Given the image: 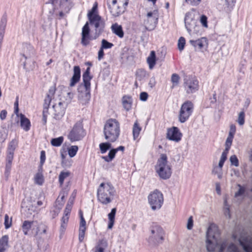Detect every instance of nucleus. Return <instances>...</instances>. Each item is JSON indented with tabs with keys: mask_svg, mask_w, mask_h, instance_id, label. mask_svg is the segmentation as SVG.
<instances>
[{
	"mask_svg": "<svg viewBox=\"0 0 252 252\" xmlns=\"http://www.w3.org/2000/svg\"><path fill=\"white\" fill-rule=\"evenodd\" d=\"M34 228L32 229V233L35 237L38 238L40 235L45 234L47 233L48 226L42 222H38L35 221Z\"/></svg>",
	"mask_w": 252,
	"mask_h": 252,
	"instance_id": "nucleus-20",
	"label": "nucleus"
},
{
	"mask_svg": "<svg viewBox=\"0 0 252 252\" xmlns=\"http://www.w3.org/2000/svg\"><path fill=\"white\" fill-rule=\"evenodd\" d=\"M193 225V218L192 216L189 217V218L188 219L187 225V228L188 230H191Z\"/></svg>",
	"mask_w": 252,
	"mask_h": 252,
	"instance_id": "nucleus-56",
	"label": "nucleus"
},
{
	"mask_svg": "<svg viewBox=\"0 0 252 252\" xmlns=\"http://www.w3.org/2000/svg\"><path fill=\"white\" fill-rule=\"evenodd\" d=\"M71 209V205L67 204L64 211L63 216V217H66L69 218Z\"/></svg>",
	"mask_w": 252,
	"mask_h": 252,
	"instance_id": "nucleus-51",
	"label": "nucleus"
},
{
	"mask_svg": "<svg viewBox=\"0 0 252 252\" xmlns=\"http://www.w3.org/2000/svg\"><path fill=\"white\" fill-rule=\"evenodd\" d=\"M185 23L186 28L190 34L199 32V26L196 25V21L193 18L186 16L185 18Z\"/></svg>",
	"mask_w": 252,
	"mask_h": 252,
	"instance_id": "nucleus-18",
	"label": "nucleus"
},
{
	"mask_svg": "<svg viewBox=\"0 0 252 252\" xmlns=\"http://www.w3.org/2000/svg\"><path fill=\"white\" fill-rule=\"evenodd\" d=\"M113 45V43L109 42L106 40L103 39L101 41V46L100 48L103 49H110Z\"/></svg>",
	"mask_w": 252,
	"mask_h": 252,
	"instance_id": "nucleus-45",
	"label": "nucleus"
},
{
	"mask_svg": "<svg viewBox=\"0 0 252 252\" xmlns=\"http://www.w3.org/2000/svg\"><path fill=\"white\" fill-rule=\"evenodd\" d=\"M184 87L187 94H192L199 89L198 81L194 77L187 76L184 79Z\"/></svg>",
	"mask_w": 252,
	"mask_h": 252,
	"instance_id": "nucleus-14",
	"label": "nucleus"
},
{
	"mask_svg": "<svg viewBox=\"0 0 252 252\" xmlns=\"http://www.w3.org/2000/svg\"><path fill=\"white\" fill-rule=\"evenodd\" d=\"M185 43V39L183 37H180L178 40V47L180 51H182L184 49Z\"/></svg>",
	"mask_w": 252,
	"mask_h": 252,
	"instance_id": "nucleus-49",
	"label": "nucleus"
},
{
	"mask_svg": "<svg viewBox=\"0 0 252 252\" xmlns=\"http://www.w3.org/2000/svg\"><path fill=\"white\" fill-rule=\"evenodd\" d=\"M40 158V164H41V165L42 166L44 164V163L45 161V159H46L45 152L44 151H41Z\"/></svg>",
	"mask_w": 252,
	"mask_h": 252,
	"instance_id": "nucleus-60",
	"label": "nucleus"
},
{
	"mask_svg": "<svg viewBox=\"0 0 252 252\" xmlns=\"http://www.w3.org/2000/svg\"><path fill=\"white\" fill-rule=\"evenodd\" d=\"M81 76V71L79 66H74L73 67V75L71 78L69 86L70 87H73L75 85L78 83Z\"/></svg>",
	"mask_w": 252,
	"mask_h": 252,
	"instance_id": "nucleus-28",
	"label": "nucleus"
},
{
	"mask_svg": "<svg viewBox=\"0 0 252 252\" xmlns=\"http://www.w3.org/2000/svg\"><path fill=\"white\" fill-rule=\"evenodd\" d=\"M108 6L110 12L114 17H118L124 11L125 7L128 4V0H108Z\"/></svg>",
	"mask_w": 252,
	"mask_h": 252,
	"instance_id": "nucleus-10",
	"label": "nucleus"
},
{
	"mask_svg": "<svg viewBox=\"0 0 252 252\" xmlns=\"http://www.w3.org/2000/svg\"><path fill=\"white\" fill-rule=\"evenodd\" d=\"M17 146V142L15 140H12L8 144L6 158V165L5 174L7 176L9 175L11 168L12 163L14 158V153L16 147Z\"/></svg>",
	"mask_w": 252,
	"mask_h": 252,
	"instance_id": "nucleus-13",
	"label": "nucleus"
},
{
	"mask_svg": "<svg viewBox=\"0 0 252 252\" xmlns=\"http://www.w3.org/2000/svg\"><path fill=\"white\" fill-rule=\"evenodd\" d=\"M240 244L243 246L244 250L246 252H252V246L251 245H245L241 241Z\"/></svg>",
	"mask_w": 252,
	"mask_h": 252,
	"instance_id": "nucleus-58",
	"label": "nucleus"
},
{
	"mask_svg": "<svg viewBox=\"0 0 252 252\" xmlns=\"http://www.w3.org/2000/svg\"><path fill=\"white\" fill-rule=\"evenodd\" d=\"M238 187H239V190L235 193L234 196L235 197L242 195L245 191V188L244 187L239 184L238 185Z\"/></svg>",
	"mask_w": 252,
	"mask_h": 252,
	"instance_id": "nucleus-52",
	"label": "nucleus"
},
{
	"mask_svg": "<svg viewBox=\"0 0 252 252\" xmlns=\"http://www.w3.org/2000/svg\"><path fill=\"white\" fill-rule=\"evenodd\" d=\"M200 21L204 27H208L207 17L205 15H201V16L200 17Z\"/></svg>",
	"mask_w": 252,
	"mask_h": 252,
	"instance_id": "nucleus-55",
	"label": "nucleus"
},
{
	"mask_svg": "<svg viewBox=\"0 0 252 252\" xmlns=\"http://www.w3.org/2000/svg\"><path fill=\"white\" fill-rule=\"evenodd\" d=\"M124 150L125 147L123 146H120L115 149H112L109 151L108 156H103L102 158L106 162H109L114 158L117 152L119 151L124 152Z\"/></svg>",
	"mask_w": 252,
	"mask_h": 252,
	"instance_id": "nucleus-27",
	"label": "nucleus"
},
{
	"mask_svg": "<svg viewBox=\"0 0 252 252\" xmlns=\"http://www.w3.org/2000/svg\"><path fill=\"white\" fill-rule=\"evenodd\" d=\"M71 0H60V7L68 12L71 6Z\"/></svg>",
	"mask_w": 252,
	"mask_h": 252,
	"instance_id": "nucleus-43",
	"label": "nucleus"
},
{
	"mask_svg": "<svg viewBox=\"0 0 252 252\" xmlns=\"http://www.w3.org/2000/svg\"><path fill=\"white\" fill-rule=\"evenodd\" d=\"M158 12L157 10L147 13V18L145 20L144 24L148 30H152L156 27L158 21Z\"/></svg>",
	"mask_w": 252,
	"mask_h": 252,
	"instance_id": "nucleus-17",
	"label": "nucleus"
},
{
	"mask_svg": "<svg viewBox=\"0 0 252 252\" xmlns=\"http://www.w3.org/2000/svg\"><path fill=\"white\" fill-rule=\"evenodd\" d=\"M201 1L202 0H185V1L188 4L194 6L198 5Z\"/></svg>",
	"mask_w": 252,
	"mask_h": 252,
	"instance_id": "nucleus-53",
	"label": "nucleus"
},
{
	"mask_svg": "<svg viewBox=\"0 0 252 252\" xmlns=\"http://www.w3.org/2000/svg\"><path fill=\"white\" fill-rule=\"evenodd\" d=\"M69 218L66 217H63L61 219V224L60 227V231L61 233L63 234L67 225V223L68 222Z\"/></svg>",
	"mask_w": 252,
	"mask_h": 252,
	"instance_id": "nucleus-42",
	"label": "nucleus"
},
{
	"mask_svg": "<svg viewBox=\"0 0 252 252\" xmlns=\"http://www.w3.org/2000/svg\"><path fill=\"white\" fill-rule=\"evenodd\" d=\"M111 143L107 141V142L101 143L99 144V147L101 154L105 153L111 148Z\"/></svg>",
	"mask_w": 252,
	"mask_h": 252,
	"instance_id": "nucleus-44",
	"label": "nucleus"
},
{
	"mask_svg": "<svg viewBox=\"0 0 252 252\" xmlns=\"http://www.w3.org/2000/svg\"><path fill=\"white\" fill-rule=\"evenodd\" d=\"M227 251L228 252H239L236 246L233 244H231L229 246L227 249Z\"/></svg>",
	"mask_w": 252,
	"mask_h": 252,
	"instance_id": "nucleus-57",
	"label": "nucleus"
},
{
	"mask_svg": "<svg viewBox=\"0 0 252 252\" xmlns=\"http://www.w3.org/2000/svg\"><path fill=\"white\" fill-rule=\"evenodd\" d=\"M189 43L195 49L200 51L206 50L208 46V40L205 37H201L196 40H190Z\"/></svg>",
	"mask_w": 252,
	"mask_h": 252,
	"instance_id": "nucleus-21",
	"label": "nucleus"
},
{
	"mask_svg": "<svg viewBox=\"0 0 252 252\" xmlns=\"http://www.w3.org/2000/svg\"><path fill=\"white\" fill-rule=\"evenodd\" d=\"M54 95L55 94L52 98L51 103H52V109L55 116L59 119L64 115L68 104L71 101L73 94L67 92L66 96H59L58 97H55Z\"/></svg>",
	"mask_w": 252,
	"mask_h": 252,
	"instance_id": "nucleus-3",
	"label": "nucleus"
},
{
	"mask_svg": "<svg viewBox=\"0 0 252 252\" xmlns=\"http://www.w3.org/2000/svg\"><path fill=\"white\" fill-rule=\"evenodd\" d=\"M182 137V134L178 127L173 126L168 129L166 138L169 140L178 142L181 140Z\"/></svg>",
	"mask_w": 252,
	"mask_h": 252,
	"instance_id": "nucleus-19",
	"label": "nucleus"
},
{
	"mask_svg": "<svg viewBox=\"0 0 252 252\" xmlns=\"http://www.w3.org/2000/svg\"><path fill=\"white\" fill-rule=\"evenodd\" d=\"M103 56H104L103 49H102L101 48H100L98 52V60L99 61H100L103 58Z\"/></svg>",
	"mask_w": 252,
	"mask_h": 252,
	"instance_id": "nucleus-64",
	"label": "nucleus"
},
{
	"mask_svg": "<svg viewBox=\"0 0 252 252\" xmlns=\"http://www.w3.org/2000/svg\"><path fill=\"white\" fill-rule=\"evenodd\" d=\"M8 248V236L4 235L0 239V252H4Z\"/></svg>",
	"mask_w": 252,
	"mask_h": 252,
	"instance_id": "nucleus-37",
	"label": "nucleus"
},
{
	"mask_svg": "<svg viewBox=\"0 0 252 252\" xmlns=\"http://www.w3.org/2000/svg\"><path fill=\"white\" fill-rule=\"evenodd\" d=\"M141 130L142 127L140 126L137 121H135L132 127V135L134 140H136L138 138Z\"/></svg>",
	"mask_w": 252,
	"mask_h": 252,
	"instance_id": "nucleus-38",
	"label": "nucleus"
},
{
	"mask_svg": "<svg viewBox=\"0 0 252 252\" xmlns=\"http://www.w3.org/2000/svg\"><path fill=\"white\" fill-rule=\"evenodd\" d=\"M224 214L226 217H227L228 218H230V213L229 208V206L227 203V201L225 199L224 201Z\"/></svg>",
	"mask_w": 252,
	"mask_h": 252,
	"instance_id": "nucleus-54",
	"label": "nucleus"
},
{
	"mask_svg": "<svg viewBox=\"0 0 252 252\" xmlns=\"http://www.w3.org/2000/svg\"><path fill=\"white\" fill-rule=\"evenodd\" d=\"M225 1L228 6L233 7L235 4L236 0H225Z\"/></svg>",
	"mask_w": 252,
	"mask_h": 252,
	"instance_id": "nucleus-63",
	"label": "nucleus"
},
{
	"mask_svg": "<svg viewBox=\"0 0 252 252\" xmlns=\"http://www.w3.org/2000/svg\"><path fill=\"white\" fill-rule=\"evenodd\" d=\"M194 106L190 101H186L181 106L178 119L181 123L186 122L192 115L193 111Z\"/></svg>",
	"mask_w": 252,
	"mask_h": 252,
	"instance_id": "nucleus-12",
	"label": "nucleus"
},
{
	"mask_svg": "<svg viewBox=\"0 0 252 252\" xmlns=\"http://www.w3.org/2000/svg\"><path fill=\"white\" fill-rule=\"evenodd\" d=\"M108 247V243L106 239H99L94 248V252H105Z\"/></svg>",
	"mask_w": 252,
	"mask_h": 252,
	"instance_id": "nucleus-26",
	"label": "nucleus"
},
{
	"mask_svg": "<svg viewBox=\"0 0 252 252\" xmlns=\"http://www.w3.org/2000/svg\"><path fill=\"white\" fill-rule=\"evenodd\" d=\"M90 30L88 22H87L83 26L82 31L81 43L84 46L89 44L90 41L92 39L90 35Z\"/></svg>",
	"mask_w": 252,
	"mask_h": 252,
	"instance_id": "nucleus-22",
	"label": "nucleus"
},
{
	"mask_svg": "<svg viewBox=\"0 0 252 252\" xmlns=\"http://www.w3.org/2000/svg\"><path fill=\"white\" fill-rule=\"evenodd\" d=\"M228 154V152L223 151L221 153L218 165L215 164L213 166L212 174L216 175L219 179L222 178V167L227 159Z\"/></svg>",
	"mask_w": 252,
	"mask_h": 252,
	"instance_id": "nucleus-16",
	"label": "nucleus"
},
{
	"mask_svg": "<svg viewBox=\"0 0 252 252\" xmlns=\"http://www.w3.org/2000/svg\"><path fill=\"white\" fill-rule=\"evenodd\" d=\"M7 19L5 17H3L0 22V44H2L4 34L5 32V29L6 26Z\"/></svg>",
	"mask_w": 252,
	"mask_h": 252,
	"instance_id": "nucleus-34",
	"label": "nucleus"
},
{
	"mask_svg": "<svg viewBox=\"0 0 252 252\" xmlns=\"http://www.w3.org/2000/svg\"><path fill=\"white\" fill-rule=\"evenodd\" d=\"M60 156L62 166L63 168H70L72 166V160L67 158L66 151L64 149L61 150Z\"/></svg>",
	"mask_w": 252,
	"mask_h": 252,
	"instance_id": "nucleus-25",
	"label": "nucleus"
},
{
	"mask_svg": "<svg viewBox=\"0 0 252 252\" xmlns=\"http://www.w3.org/2000/svg\"><path fill=\"white\" fill-rule=\"evenodd\" d=\"M236 132V126L234 125H231L230 126V130L228 137L226 138L225 143V149L224 151L229 152L234 138V135Z\"/></svg>",
	"mask_w": 252,
	"mask_h": 252,
	"instance_id": "nucleus-24",
	"label": "nucleus"
},
{
	"mask_svg": "<svg viewBox=\"0 0 252 252\" xmlns=\"http://www.w3.org/2000/svg\"><path fill=\"white\" fill-rule=\"evenodd\" d=\"M229 160L231 165L238 167L239 165V160L236 155H233L230 157Z\"/></svg>",
	"mask_w": 252,
	"mask_h": 252,
	"instance_id": "nucleus-47",
	"label": "nucleus"
},
{
	"mask_svg": "<svg viewBox=\"0 0 252 252\" xmlns=\"http://www.w3.org/2000/svg\"><path fill=\"white\" fill-rule=\"evenodd\" d=\"M206 246L208 252H213L216 248L218 247L219 252H223L226 246V242H220L219 231L216 225L211 224L209 226L206 232Z\"/></svg>",
	"mask_w": 252,
	"mask_h": 252,
	"instance_id": "nucleus-1",
	"label": "nucleus"
},
{
	"mask_svg": "<svg viewBox=\"0 0 252 252\" xmlns=\"http://www.w3.org/2000/svg\"><path fill=\"white\" fill-rule=\"evenodd\" d=\"M155 169L160 179L166 180L171 177L172 173V167L168 161L166 154L160 155L155 166Z\"/></svg>",
	"mask_w": 252,
	"mask_h": 252,
	"instance_id": "nucleus-5",
	"label": "nucleus"
},
{
	"mask_svg": "<svg viewBox=\"0 0 252 252\" xmlns=\"http://www.w3.org/2000/svg\"><path fill=\"white\" fill-rule=\"evenodd\" d=\"M19 116L20 118V126L21 127L26 131H29L31 126L30 120L22 113L20 114Z\"/></svg>",
	"mask_w": 252,
	"mask_h": 252,
	"instance_id": "nucleus-30",
	"label": "nucleus"
},
{
	"mask_svg": "<svg viewBox=\"0 0 252 252\" xmlns=\"http://www.w3.org/2000/svg\"><path fill=\"white\" fill-rule=\"evenodd\" d=\"M180 77L176 73H174L171 76V81L173 84V87L177 86L179 83Z\"/></svg>",
	"mask_w": 252,
	"mask_h": 252,
	"instance_id": "nucleus-46",
	"label": "nucleus"
},
{
	"mask_svg": "<svg viewBox=\"0 0 252 252\" xmlns=\"http://www.w3.org/2000/svg\"><path fill=\"white\" fill-rule=\"evenodd\" d=\"M245 113L244 111H241L239 114L238 118V123L240 126H243L245 123Z\"/></svg>",
	"mask_w": 252,
	"mask_h": 252,
	"instance_id": "nucleus-50",
	"label": "nucleus"
},
{
	"mask_svg": "<svg viewBox=\"0 0 252 252\" xmlns=\"http://www.w3.org/2000/svg\"><path fill=\"white\" fill-rule=\"evenodd\" d=\"M164 235V231L160 226L153 225L151 227L148 241L152 245L160 244L163 241Z\"/></svg>",
	"mask_w": 252,
	"mask_h": 252,
	"instance_id": "nucleus-8",
	"label": "nucleus"
},
{
	"mask_svg": "<svg viewBox=\"0 0 252 252\" xmlns=\"http://www.w3.org/2000/svg\"><path fill=\"white\" fill-rule=\"evenodd\" d=\"M111 30L112 32L117 35L120 38L124 37V32L123 31L122 27L118 25L117 23L113 24L111 26Z\"/></svg>",
	"mask_w": 252,
	"mask_h": 252,
	"instance_id": "nucleus-32",
	"label": "nucleus"
},
{
	"mask_svg": "<svg viewBox=\"0 0 252 252\" xmlns=\"http://www.w3.org/2000/svg\"><path fill=\"white\" fill-rule=\"evenodd\" d=\"M122 102L124 109L128 111L130 110L132 107V99L131 96L129 95H125L122 97Z\"/></svg>",
	"mask_w": 252,
	"mask_h": 252,
	"instance_id": "nucleus-31",
	"label": "nucleus"
},
{
	"mask_svg": "<svg viewBox=\"0 0 252 252\" xmlns=\"http://www.w3.org/2000/svg\"><path fill=\"white\" fill-rule=\"evenodd\" d=\"M85 131L83 125L80 122L76 123L67 134L68 139L71 142L82 140L85 136Z\"/></svg>",
	"mask_w": 252,
	"mask_h": 252,
	"instance_id": "nucleus-9",
	"label": "nucleus"
},
{
	"mask_svg": "<svg viewBox=\"0 0 252 252\" xmlns=\"http://www.w3.org/2000/svg\"><path fill=\"white\" fill-rule=\"evenodd\" d=\"M34 182L35 184L39 186H42L43 184L44 178L41 170H39L38 172L35 175Z\"/></svg>",
	"mask_w": 252,
	"mask_h": 252,
	"instance_id": "nucleus-39",
	"label": "nucleus"
},
{
	"mask_svg": "<svg viewBox=\"0 0 252 252\" xmlns=\"http://www.w3.org/2000/svg\"><path fill=\"white\" fill-rule=\"evenodd\" d=\"M71 175V172L68 170H63L60 172L59 175V183L60 186L62 187L65 180L69 178Z\"/></svg>",
	"mask_w": 252,
	"mask_h": 252,
	"instance_id": "nucleus-36",
	"label": "nucleus"
},
{
	"mask_svg": "<svg viewBox=\"0 0 252 252\" xmlns=\"http://www.w3.org/2000/svg\"><path fill=\"white\" fill-rule=\"evenodd\" d=\"M116 213V208H113L110 213L108 214V229H111L114 225L115 222V217Z\"/></svg>",
	"mask_w": 252,
	"mask_h": 252,
	"instance_id": "nucleus-35",
	"label": "nucleus"
},
{
	"mask_svg": "<svg viewBox=\"0 0 252 252\" xmlns=\"http://www.w3.org/2000/svg\"><path fill=\"white\" fill-rule=\"evenodd\" d=\"M149 67L150 69H153L156 63V53L154 51H152L147 59Z\"/></svg>",
	"mask_w": 252,
	"mask_h": 252,
	"instance_id": "nucleus-33",
	"label": "nucleus"
},
{
	"mask_svg": "<svg viewBox=\"0 0 252 252\" xmlns=\"http://www.w3.org/2000/svg\"><path fill=\"white\" fill-rule=\"evenodd\" d=\"M78 149L77 145H72L67 148V152L70 158H72L76 155Z\"/></svg>",
	"mask_w": 252,
	"mask_h": 252,
	"instance_id": "nucleus-40",
	"label": "nucleus"
},
{
	"mask_svg": "<svg viewBox=\"0 0 252 252\" xmlns=\"http://www.w3.org/2000/svg\"><path fill=\"white\" fill-rule=\"evenodd\" d=\"M79 214L80 218V222L79 225L78 239L79 242L81 243L83 241L85 237V231L86 230V222L84 218L83 212L81 210L79 211Z\"/></svg>",
	"mask_w": 252,
	"mask_h": 252,
	"instance_id": "nucleus-23",
	"label": "nucleus"
},
{
	"mask_svg": "<svg viewBox=\"0 0 252 252\" xmlns=\"http://www.w3.org/2000/svg\"><path fill=\"white\" fill-rule=\"evenodd\" d=\"M35 221L25 220L22 225V229L25 235H30L32 234L30 233V230L32 227H34Z\"/></svg>",
	"mask_w": 252,
	"mask_h": 252,
	"instance_id": "nucleus-29",
	"label": "nucleus"
},
{
	"mask_svg": "<svg viewBox=\"0 0 252 252\" xmlns=\"http://www.w3.org/2000/svg\"><path fill=\"white\" fill-rule=\"evenodd\" d=\"M116 190L114 187L108 182L102 183L97 190V198L103 205L110 203L113 200Z\"/></svg>",
	"mask_w": 252,
	"mask_h": 252,
	"instance_id": "nucleus-4",
	"label": "nucleus"
},
{
	"mask_svg": "<svg viewBox=\"0 0 252 252\" xmlns=\"http://www.w3.org/2000/svg\"><path fill=\"white\" fill-rule=\"evenodd\" d=\"M7 111L6 110H2L1 111L0 113V119L1 120L3 121L5 119L7 116Z\"/></svg>",
	"mask_w": 252,
	"mask_h": 252,
	"instance_id": "nucleus-62",
	"label": "nucleus"
},
{
	"mask_svg": "<svg viewBox=\"0 0 252 252\" xmlns=\"http://www.w3.org/2000/svg\"><path fill=\"white\" fill-rule=\"evenodd\" d=\"M156 84V81L155 77H151L148 83L149 86L151 88H153Z\"/></svg>",
	"mask_w": 252,
	"mask_h": 252,
	"instance_id": "nucleus-59",
	"label": "nucleus"
},
{
	"mask_svg": "<svg viewBox=\"0 0 252 252\" xmlns=\"http://www.w3.org/2000/svg\"><path fill=\"white\" fill-rule=\"evenodd\" d=\"M4 226L6 229L10 228L12 224V218H9L8 215L5 214L4 216Z\"/></svg>",
	"mask_w": 252,
	"mask_h": 252,
	"instance_id": "nucleus-48",
	"label": "nucleus"
},
{
	"mask_svg": "<svg viewBox=\"0 0 252 252\" xmlns=\"http://www.w3.org/2000/svg\"><path fill=\"white\" fill-rule=\"evenodd\" d=\"M56 92V88L54 86H52L49 90L48 93L44 99L43 104V118L42 120L44 124L47 122V117L48 115V108L51 104L52 98Z\"/></svg>",
	"mask_w": 252,
	"mask_h": 252,
	"instance_id": "nucleus-15",
	"label": "nucleus"
},
{
	"mask_svg": "<svg viewBox=\"0 0 252 252\" xmlns=\"http://www.w3.org/2000/svg\"><path fill=\"white\" fill-rule=\"evenodd\" d=\"M92 77L90 75L83 74V85L85 88L84 93H81L79 95V99L83 104L88 103L91 97V83L90 81Z\"/></svg>",
	"mask_w": 252,
	"mask_h": 252,
	"instance_id": "nucleus-11",
	"label": "nucleus"
},
{
	"mask_svg": "<svg viewBox=\"0 0 252 252\" xmlns=\"http://www.w3.org/2000/svg\"><path fill=\"white\" fill-rule=\"evenodd\" d=\"M120 124L115 119L110 118L104 123L103 133L104 139L109 142L117 141L120 135Z\"/></svg>",
	"mask_w": 252,
	"mask_h": 252,
	"instance_id": "nucleus-2",
	"label": "nucleus"
},
{
	"mask_svg": "<svg viewBox=\"0 0 252 252\" xmlns=\"http://www.w3.org/2000/svg\"><path fill=\"white\" fill-rule=\"evenodd\" d=\"M63 140L64 138L63 136L53 138L51 140V144L54 147H59L63 143Z\"/></svg>",
	"mask_w": 252,
	"mask_h": 252,
	"instance_id": "nucleus-41",
	"label": "nucleus"
},
{
	"mask_svg": "<svg viewBox=\"0 0 252 252\" xmlns=\"http://www.w3.org/2000/svg\"><path fill=\"white\" fill-rule=\"evenodd\" d=\"M148 94L146 92H142L140 94V99L143 101H146L148 98Z\"/></svg>",
	"mask_w": 252,
	"mask_h": 252,
	"instance_id": "nucleus-61",
	"label": "nucleus"
},
{
	"mask_svg": "<svg viewBox=\"0 0 252 252\" xmlns=\"http://www.w3.org/2000/svg\"><path fill=\"white\" fill-rule=\"evenodd\" d=\"M97 5H94L91 10L88 14V19L91 24L94 25L96 33L99 34L104 27V23L101 17L96 12Z\"/></svg>",
	"mask_w": 252,
	"mask_h": 252,
	"instance_id": "nucleus-7",
	"label": "nucleus"
},
{
	"mask_svg": "<svg viewBox=\"0 0 252 252\" xmlns=\"http://www.w3.org/2000/svg\"><path fill=\"white\" fill-rule=\"evenodd\" d=\"M148 201L153 211L158 210L163 204V195L160 190L156 189L149 193L148 196Z\"/></svg>",
	"mask_w": 252,
	"mask_h": 252,
	"instance_id": "nucleus-6",
	"label": "nucleus"
}]
</instances>
